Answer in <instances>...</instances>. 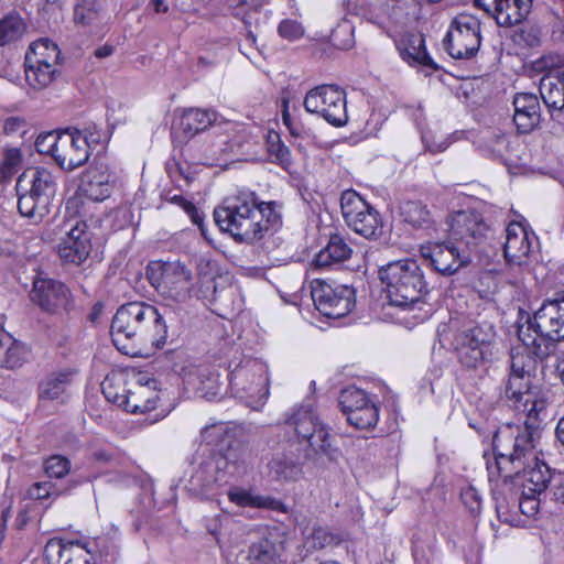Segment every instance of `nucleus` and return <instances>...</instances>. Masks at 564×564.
Returning <instances> with one entry per match:
<instances>
[{"mask_svg":"<svg viewBox=\"0 0 564 564\" xmlns=\"http://www.w3.org/2000/svg\"><path fill=\"white\" fill-rule=\"evenodd\" d=\"M105 398L131 413H147L156 409L159 394L149 386H140L137 391L126 389L121 376H107L101 383Z\"/></svg>","mask_w":564,"mask_h":564,"instance_id":"nucleus-12","label":"nucleus"},{"mask_svg":"<svg viewBox=\"0 0 564 564\" xmlns=\"http://www.w3.org/2000/svg\"><path fill=\"white\" fill-rule=\"evenodd\" d=\"M217 454L224 457L227 463L234 465V468L237 471H239L241 465L243 464V449L238 443L235 445L229 443L226 449H221Z\"/></svg>","mask_w":564,"mask_h":564,"instance_id":"nucleus-56","label":"nucleus"},{"mask_svg":"<svg viewBox=\"0 0 564 564\" xmlns=\"http://www.w3.org/2000/svg\"><path fill=\"white\" fill-rule=\"evenodd\" d=\"M285 423L293 426L300 441L308 443L307 459L321 466L338 462L341 452L333 445L329 430L319 421L312 404L294 408Z\"/></svg>","mask_w":564,"mask_h":564,"instance_id":"nucleus-5","label":"nucleus"},{"mask_svg":"<svg viewBox=\"0 0 564 564\" xmlns=\"http://www.w3.org/2000/svg\"><path fill=\"white\" fill-rule=\"evenodd\" d=\"M460 499L464 506L469 510V512L473 516H478L480 513L481 498L478 490L475 487L468 486L467 488L463 489L460 492Z\"/></svg>","mask_w":564,"mask_h":564,"instance_id":"nucleus-55","label":"nucleus"},{"mask_svg":"<svg viewBox=\"0 0 564 564\" xmlns=\"http://www.w3.org/2000/svg\"><path fill=\"white\" fill-rule=\"evenodd\" d=\"M28 496L34 500H45L58 497L59 491L52 481H39L28 489Z\"/></svg>","mask_w":564,"mask_h":564,"instance_id":"nucleus-52","label":"nucleus"},{"mask_svg":"<svg viewBox=\"0 0 564 564\" xmlns=\"http://www.w3.org/2000/svg\"><path fill=\"white\" fill-rule=\"evenodd\" d=\"M531 389L532 380L509 371L508 377L501 382L499 388V399L508 408L523 415L533 414L531 408L533 404H536L539 414H541L545 411V403L543 400L536 399L532 394Z\"/></svg>","mask_w":564,"mask_h":564,"instance_id":"nucleus-17","label":"nucleus"},{"mask_svg":"<svg viewBox=\"0 0 564 564\" xmlns=\"http://www.w3.org/2000/svg\"><path fill=\"white\" fill-rule=\"evenodd\" d=\"M35 62H43L54 67L61 57L58 45L51 37H39L31 43L29 52Z\"/></svg>","mask_w":564,"mask_h":564,"instance_id":"nucleus-41","label":"nucleus"},{"mask_svg":"<svg viewBox=\"0 0 564 564\" xmlns=\"http://www.w3.org/2000/svg\"><path fill=\"white\" fill-rule=\"evenodd\" d=\"M401 223L415 230H427L434 227V219L427 207L421 200H404L399 205Z\"/></svg>","mask_w":564,"mask_h":564,"instance_id":"nucleus-31","label":"nucleus"},{"mask_svg":"<svg viewBox=\"0 0 564 564\" xmlns=\"http://www.w3.org/2000/svg\"><path fill=\"white\" fill-rule=\"evenodd\" d=\"M531 411L533 414L524 415L523 427H517V434L512 437V449L508 454L499 453L496 457L497 465L500 458L518 464V467L527 466L538 459L535 447L541 436L543 420L536 404L532 405Z\"/></svg>","mask_w":564,"mask_h":564,"instance_id":"nucleus-15","label":"nucleus"},{"mask_svg":"<svg viewBox=\"0 0 564 564\" xmlns=\"http://www.w3.org/2000/svg\"><path fill=\"white\" fill-rule=\"evenodd\" d=\"M44 556L48 563L97 564L95 556L78 540L50 539L44 546Z\"/></svg>","mask_w":564,"mask_h":564,"instance_id":"nucleus-23","label":"nucleus"},{"mask_svg":"<svg viewBox=\"0 0 564 564\" xmlns=\"http://www.w3.org/2000/svg\"><path fill=\"white\" fill-rule=\"evenodd\" d=\"M24 73L28 84L34 89L48 86L55 74V68L43 62H35L30 53L25 54Z\"/></svg>","mask_w":564,"mask_h":564,"instance_id":"nucleus-35","label":"nucleus"},{"mask_svg":"<svg viewBox=\"0 0 564 564\" xmlns=\"http://www.w3.org/2000/svg\"><path fill=\"white\" fill-rule=\"evenodd\" d=\"M533 466H521L522 473V489L527 495H539L546 499L553 487V476L556 471H551L550 467L539 459L533 460Z\"/></svg>","mask_w":564,"mask_h":564,"instance_id":"nucleus-27","label":"nucleus"},{"mask_svg":"<svg viewBox=\"0 0 564 564\" xmlns=\"http://www.w3.org/2000/svg\"><path fill=\"white\" fill-rule=\"evenodd\" d=\"M95 0H83L75 7L74 20L77 23L89 24L97 17V10L94 8Z\"/></svg>","mask_w":564,"mask_h":564,"instance_id":"nucleus-54","label":"nucleus"},{"mask_svg":"<svg viewBox=\"0 0 564 564\" xmlns=\"http://www.w3.org/2000/svg\"><path fill=\"white\" fill-rule=\"evenodd\" d=\"M206 460L214 475H217L221 478V482H227V476H234L238 473L234 468V465L227 463L224 457L219 456L217 453Z\"/></svg>","mask_w":564,"mask_h":564,"instance_id":"nucleus-53","label":"nucleus"},{"mask_svg":"<svg viewBox=\"0 0 564 564\" xmlns=\"http://www.w3.org/2000/svg\"><path fill=\"white\" fill-rule=\"evenodd\" d=\"M147 276L151 285L165 299L176 303L173 307H181V324L183 323L184 304L193 289V273L180 261L150 263Z\"/></svg>","mask_w":564,"mask_h":564,"instance_id":"nucleus-7","label":"nucleus"},{"mask_svg":"<svg viewBox=\"0 0 564 564\" xmlns=\"http://www.w3.org/2000/svg\"><path fill=\"white\" fill-rule=\"evenodd\" d=\"M496 332L491 324L471 325L454 333L452 347L458 362L468 370L486 366L492 360Z\"/></svg>","mask_w":564,"mask_h":564,"instance_id":"nucleus-8","label":"nucleus"},{"mask_svg":"<svg viewBox=\"0 0 564 564\" xmlns=\"http://www.w3.org/2000/svg\"><path fill=\"white\" fill-rule=\"evenodd\" d=\"M422 258L442 275H453L471 263L473 254L452 237L421 247Z\"/></svg>","mask_w":564,"mask_h":564,"instance_id":"nucleus-14","label":"nucleus"},{"mask_svg":"<svg viewBox=\"0 0 564 564\" xmlns=\"http://www.w3.org/2000/svg\"><path fill=\"white\" fill-rule=\"evenodd\" d=\"M181 311L171 304L155 307L144 302L126 303L112 317V343L131 357L140 356L144 349H161L170 336L181 330Z\"/></svg>","mask_w":564,"mask_h":564,"instance_id":"nucleus-1","label":"nucleus"},{"mask_svg":"<svg viewBox=\"0 0 564 564\" xmlns=\"http://www.w3.org/2000/svg\"><path fill=\"white\" fill-rule=\"evenodd\" d=\"M164 199L182 207L183 210L189 216L193 224L197 225L202 235L206 237L204 215L202 213H199V210L196 208V206L192 202L185 199L180 194L171 195L170 192L164 194Z\"/></svg>","mask_w":564,"mask_h":564,"instance_id":"nucleus-47","label":"nucleus"},{"mask_svg":"<svg viewBox=\"0 0 564 564\" xmlns=\"http://www.w3.org/2000/svg\"><path fill=\"white\" fill-rule=\"evenodd\" d=\"M524 351L511 354L510 356V371L523 376L532 380L535 377L539 362L545 358H540L533 352V346L523 345Z\"/></svg>","mask_w":564,"mask_h":564,"instance_id":"nucleus-36","label":"nucleus"},{"mask_svg":"<svg viewBox=\"0 0 564 564\" xmlns=\"http://www.w3.org/2000/svg\"><path fill=\"white\" fill-rule=\"evenodd\" d=\"M215 112L200 108L185 109L177 123L173 126L174 133L183 138H192L206 130L215 120Z\"/></svg>","mask_w":564,"mask_h":564,"instance_id":"nucleus-29","label":"nucleus"},{"mask_svg":"<svg viewBox=\"0 0 564 564\" xmlns=\"http://www.w3.org/2000/svg\"><path fill=\"white\" fill-rule=\"evenodd\" d=\"M62 141V132L54 131L41 133L35 140V149L40 154L51 155L56 161V154L59 151V142Z\"/></svg>","mask_w":564,"mask_h":564,"instance_id":"nucleus-48","label":"nucleus"},{"mask_svg":"<svg viewBox=\"0 0 564 564\" xmlns=\"http://www.w3.org/2000/svg\"><path fill=\"white\" fill-rule=\"evenodd\" d=\"M111 174L104 164H91L80 176L76 196L67 202L66 208H78V203L84 205L83 199L89 202H102L107 199L112 191L110 183Z\"/></svg>","mask_w":564,"mask_h":564,"instance_id":"nucleus-19","label":"nucleus"},{"mask_svg":"<svg viewBox=\"0 0 564 564\" xmlns=\"http://www.w3.org/2000/svg\"><path fill=\"white\" fill-rule=\"evenodd\" d=\"M225 427L221 424H213L209 426H205L200 432V437L203 442L207 444H213L217 441V438L223 435Z\"/></svg>","mask_w":564,"mask_h":564,"instance_id":"nucleus-62","label":"nucleus"},{"mask_svg":"<svg viewBox=\"0 0 564 564\" xmlns=\"http://www.w3.org/2000/svg\"><path fill=\"white\" fill-rule=\"evenodd\" d=\"M379 420V408L375 402L358 409L357 411H352L350 415L347 416V422L360 430H369L377 425Z\"/></svg>","mask_w":564,"mask_h":564,"instance_id":"nucleus-44","label":"nucleus"},{"mask_svg":"<svg viewBox=\"0 0 564 564\" xmlns=\"http://www.w3.org/2000/svg\"><path fill=\"white\" fill-rule=\"evenodd\" d=\"M33 303L50 314L69 313L74 307L70 290L54 279H36L30 293Z\"/></svg>","mask_w":564,"mask_h":564,"instance_id":"nucleus-18","label":"nucleus"},{"mask_svg":"<svg viewBox=\"0 0 564 564\" xmlns=\"http://www.w3.org/2000/svg\"><path fill=\"white\" fill-rule=\"evenodd\" d=\"M488 144L494 153L501 155L508 148V139L505 133H494L488 140Z\"/></svg>","mask_w":564,"mask_h":564,"instance_id":"nucleus-64","label":"nucleus"},{"mask_svg":"<svg viewBox=\"0 0 564 564\" xmlns=\"http://www.w3.org/2000/svg\"><path fill=\"white\" fill-rule=\"evenodd\" d=\"M481 44V37H444L443 48L455 59L474 57Z\"/></svg>","mask_w":564,"mask_h":564,"instance_id":"nucleus-39","label":"nucleus"},{"mask_svg":"<svg viewBox=\"0 0 564 564\" xmlns=\"http://www.w3.org/2000/svg\"><path fill=\"white\" fill-rule=\"evenodd\" d=\"M221 482V478L214 475L207 460L199 464L198 468L192 475L189 479L191 490L197 494H204L208 491L214 484Z\"/></svg>","mask_w":564,"mask_h":564,"instance_id":"nucleus-43","label":"nucleus"},{"mask_svg":"<svg viewBox=\"0 0 564 564\" xmlns=\"http://www.w3.org/2000/svg\"><path fill=\"white\" fill-rule=\"evenodd\" d=\"M91 456L95 462L109 467L117 466L120 459L119 453L113 448H96Z\"/></svg>","mask_w":564,"mask_h":564,"instance_id":"nucleus-58","label":"nucleus"},{"mask_svg":"<svg viewBox=\"0 0 564 564\" xmlns=\"http://www.w3.org/2000/svg\"><path fill=\"white\" fill-rule=\"evenodd\" d=\"M269 476L276 481L296 480L302 475L299 463L285 455H275L268 463Z\"/></svg>","mask_w":564,"mask_h":564,"instance_id":"nucleus-37","label":"nucleus"},{"mask_svg":"<svg viewBox=\"0 0 564 564\" xmlns=\"http://www.w3.org/2000/svg\"><path fill=\"white\" fill-rule=\"evenodd\" d=\"M74 133H79L82 139L87 144V151L90 152V150L98 145L101 142L102 133L96 128H85L84 130L78 129H72Z\"/></svg>","mask_w":564,"mask_h":564,"instance_id":"nucleus-59","label":"nucleus"},{"mask_svg":"<svg viewBox=\"0 0 564 564\" xmlns=\"http://www.w3.org/2000/svg\"><path fill=\"white\" fill-rule=\"evenodd\" d=\"M511 499L512 506L518 507L519 511L527 517L535 516L540 509L541 502L546 500L543 499V496L527 495L523 489L520 498L516 495H511Z\"/></svg>","mask_w":564,"mask_h":564,"instance_id":"nucleus-50","label":"nucleus"},{"mask_svg":"<svg viewBox=\"0 0 564 564\" xmlns=\"http://www.w3.org/2000/svg\"><path fill=\"white\" fill-rule=\"evenodd\" d=\"M303 104L307 112L323 117L334 127H344L348 121L346 93L337 85L324 84L310 89Z\"/></svg>","mask_w":564,"mask_h":564,"instance_id":"nucleus-11","label":"nucleus"},{"mask_svg":"<svg viewBox=\"0 0 564 564\" xmlns=\"http://www.w3.org/2000/svg\"><path fill=\"white\" fill-rule=\"evenodd\" d=\"M475 7L492 13L500 26L521 24L532 8V0H474Z\"/></svg>","mask_w":564,"mask_h":564,"instance_id":"nucleus-22","label":"nucleus"},{"mask_svg":"<svg viewBox=\"0 0 564 564\" xmlns=\"http://www.w3.org/2000/svg\"><path fill=\"white\" fill-rule=\"evenodd\" d=\"M540 95L550 111L564 108V70L545 74L539 85Z\"/></svg>","mask_w":564,"mask_h":564,"instance_id":"nucleus-30","label":"nucleus"},{"mask_svg":"<svg viewBox=\"0 0 564 564\" xmlns=\"http://www.w3.org/2000/svg\"><path fill=\"white\" fill-rule=\"evenodd\" d=\"M280 35H303L304 28L301 23L292 20H285L279 24Z\"/></svg>","mask_w":564,"mask_h":564,"instance_id":"nucleus-63","label":"nucleus"},{"mask_svg":"<svg viewBox=\"0 0 564 564\" xmlns=\"http://www.w3.org/2000/svg\"><path fill=\"white\" fill-rule=\"evenodd\" d=\"M512 492H510L509 497L507 495H502L501 492L496 494L495 500H496V512L500 521L506 523H511L512 519L509 517L511 508H514L512 506V499H511Z\"/></svg>","mask_w":564,"mask_h":564,"instance_id":"nucleus-57","label":"nucleus"},{"mask_svg":"<svg viewBox=\"0 0 564 564\" xmlns=\"http://www.w3.org/2000/svg\"><path fill=\"white\" fill-rule=\"evenodd\" d=\"M229 384L237 393H246L263 404L269 395L268 366L258 359H247L229 373Z\"/></svg>","mask_w":564,"mask_h":564,"instance_id":"nucleus-13","label":"nucleus"},{"mask_svg":"<svg viewBox=\"0 0 564 564\" xmlns=\"http://www.w3.org/2000/svg\"><path fill=\"white\" fill-rule=\"evenodd\" d=\"M76 371L66 368L52 372L41 381L39 386V397L42 400H57L69 387Z\"/></svg>","mask_w":564,"mask_h":564,"instance_id":"nucleus-33","label":"nucleus"},{"mask_svg":"<svg viewBox=\"0 0 564 564\" xmlns=\"http://www.w3.org/2000/svg\"><path fill=\"white\" fill-rule=\"evenodd\" d=\"M338 402L341 411L347 417L352 413V411H357L373 401L369 399L368 394L364 390L355 386H349L341 390Z\"/></svg>","mask_w":564,"mask_h":564,"instance_id":"nucleus-42","label":"nucleus"},{"mask_svg":"<svg viewBox=\"0 0 564 564\" xmlns=\"http://www.w3.org/2000/svg\"><path fill=\"white\" fill-rule=\"evenodd\" d=\"M533 242L536 237L532 230H529L521 223L512 221L506 228V242L503 245V254L509 264L527 265L533 251Z\"/></svg>","mask_w":564,"mask_h":564,"instance_id":"nucleus-21","label":"nucleus"},{"mask_svg":"<svg viewBox=\"0 0 564 564\" xmlns=\"http://www.w3.org/2000/svg\"><path fill=\"white\" fill-rule=\"evenodd\" d=\"M311 295L316 310L328 318L346 316L356 304L355 290L351 286H333L321 280L313 282Z\"/></svg>","mask_w":564,"mask_h":564,"instance_id":"nucleus-16","label":"nucleus"},{"mask_svg":"<svg viewBox=\"0 0 564 564\" xmlns=\"http://www.w3.org/2000/svg\"><path fill=\"white\" fill-rule=\"evenodd\" d=\"M447 224L449 237L471 254L481 252L487 245L495 240V228L481 213L474 208L451 213Z\"/></svg>","mask_w":564,"mask_h":564,"instance_id":"nucleus-9","label":"nucleus"},{"mask_svg":"<svg viewBox=\"0 0 564 564\" xmlns=\"http://www.w3.org/2000/svg\"><path fill=\"white\" fill-rule=\"evenodd\" d=\"M400 57L410 66L416 67L426 75L440 69L426 51L425 37H394Z\"/></svg>","mask_w":564,"mask_h":564,"instance_id":"nucleus-25","label":"nucleus"},{"mask_svg":"<svg viewBox=\"0 0 564 564\" xmlns=\"http://www.w3.org/2000/svg\"><path fill=\"white\" fill-rule=\"evenodd\" d=\"M90 156L87 144L79 133H74L72 128L62 131L59 151L55 163L64 171H74L84 165Z\"/></svg>","mask_w":564,"mask_h":564,"instance_id":"nucleus-24","label":"nucleus"},{"mask_svg":"<svg viewBox=\"0 0 564 564\" xmlns=\"http://www.w3.org/2000/svg\"><path fill=\"white\" fill-rule=\"evenodd\" d=\"M454 31L460 34L466 33L467 35H480L481 23L471 14L460 13L452 21L451 29L446 35H452Z\"/></svg>","mask_w":564,"mask_h":564,"instance_id":"nucleus-46","label":"nucleus"},{"mask_svg":"<svg viewBox=\"0 0 564 564\" xmlns=\"http://www.w3.org/2000/svg\"><path fill=\"white\" fill-rule=\"evenodd\" d=\"M83 544L89 550V553L95 557L99 556L105 564L115 562L119 554L118 540L108 534L85 541Z\"/></svg>","mask_w":564,"mask_h":564,"instance_id":"nucleus-40","label":"nucleus"},{"mask_svg":"<svg viewBox=\"0 0 564 564\" xmlns=\"http://www.w3.org/2000/svg\"><path fill=\"white\" fill-rule=\"evenodd\" d=\"M25 31L26 24L17 12H10L0 20V35H22Z\"/></svg>","mask_w":564,"mask_h":564,"instance_id":"nucleus-51","label":"nucleus"},{"mask_svg":"<svg viewBox=\"0 0 564 564\" xmlns=\"http://www.w3.org/2000/svg\"><path fill=\"white\" fill-rule=\"evenodd\" d=\"M24 346L8 332L0 330V368L13 369L24 361Z\"/></svg>","mask_w":564,"mask_h":564,"instance_id":"nucleus-34","label":"nucleus"},{"mask_svg":"<svg viewBox=\"0 0 564 564\" xmlns=\"http://www.w3.org/2000/svg\"><path fill=\"white\" fill-rule=\"evenodd\" d=\"M133 221V213L129 207H120L113 213V225L118 229H122Z\"/></svg>","mask_w":564,"mask_h":564,"instance_id":"nucleus-60","label":"nucleus"},{"mask_svg":"<svg viewBox=\"0 0 564 564\" xmlns=\"http://www.w3.org/2000/svg\"><path fill=\"white\" fill-rule=\"evenodd\" d=\"M267 150L270 156L274 158V162L283 167L291 165L292 158L289 148L282 142L281 137L276 132H270L267 137Z\"/></svg>","mask_w":564,"mask_h":564,"instance_id":"nucleus-45","label":"nucleus"},{"mask_svg":"<svg viewBox=\"0 0 564 564\" xmlns=\"http://www.w3.org/2000/svg\"><path fill=\"white\" fill-rule=\"evenodd\" d=\"M513 122L519 133H530L541 122V106L536 95L518 93L513 97Z\"/></svg>","mask_w":564,"mask_h":564,"instance_id":"nucleus-26","label":"nucleus"},{"mask_svg":"<svg viewBox=\"0 0 564 564\" xmlns=\"http://www.w3.org/2000/svg\"><path fill=\"white\" fill-rule=\"evenodd\" d=\"M69 229L58 245V254L65 262L80 264L91 251V234L86 221L76 219L68 221Z\"/></svg>","mask_w":564,"mask_h":564,"instance_id":"nucleus-20","label":"nucleus"},{"mask_svg":"<svg viewBox=\"0 0 564 564\" xmlns=\"http://www.w3.org/2000/svg\"><path fill=\"white\" fill-rule=\"evenodd\" d=\"M15 189L20 214L37 224L50 213L56 181L48 170L30 167L18 177Z\"/></svg>","mask_w":564,"mask_h":564,"instance_id":"nucleus-6","label":"nucleus"},{"mask_svg":"<svg viewBox=\"0 0 564 564\" xmlns=\"http://www.w3.org/2000/svg\"><path fill=\"white\" fill-rule=\"evenodd\" d=\"M352 248L340 234L330 235L327 245L319 250L313 260L316 269H328L350 259Z\"/></svg>","mask_w":564,"mask_h":564,"instance_id":"nucleus-28","label":"nucleus"},{"mask_svg":"<svg viewBox=\"0 0 564 564\" xmlns=\"http://www.w3.org/2000/svg\"><path fill=\"white\" fill-rule=\"evenodd\" d=\"M44 471L50 478L61 479L70 471V460L63 455H51L44 460Z\"/></svg>","mask_w":564,"mask_h":564,"instance_id":"nucleus-49","label":"nucleus"},{"mask_svg":"<svg viewBox=\"0 0 564 564\" xmlns=\"http://www.w3.org/2000/svg\"><path fill=\"white\" fill-rule=\"evenodd\" d=\"M282 550V543H275L269 539H260L250 545L248 561L250 564H276Z\"/></svg>","mask_w":564,"mask_h":564,"instance_id":"nucleus-38","label":"nucleus"},{"mask_svg":"<svg viewBox=\"0 0 564 564\" xmlns=\"http://www.w3.org/2000/svg\"><path fill=\"white\" fill-rule=\"evenodd\" d=\"M340 208L346 225L366 239H378L383 231L379 212L368 204L356 191L341 193Z\"/></svg>","mask_w":564,"mask_h":564,"instance_id":"nucleus-10","label":"nucleus"},{"mask_svg":"<svg viewBox=\"0 0 564 564\" xmlns=\"http://www.w3.org/2000/svg\"><path fill=\"white\" fill-rule=\"evenodd\" d=\"M517 335L523 345L533 346V352L547 358L556 341L564 339V291L546 299L531 315L519 311Z\"/></svg>","mask_w":564,"mask_h":564,"instance_id":"nucleus-3","label":"nucleus"},{"mask_svg":"<svg viewBox=\"0 0 564 564\" xmlns=\"http://www.w3.org/2000/svg\"><path fill=\"white\" fill-rule=\"evenodd\" d=\"M378 274L391 305L411 308L427 293L423 271L414 259L389 262Z\"/></svg>","mask_w":564,"mask_h":564,"instance_id":"nucleus-4","label":"nucleus"},{"mask_svg":"<svg viewBox=\"0 0 564 564\" xmlns=\"http://www.w3.org/2000/svg\"><path fill=\"white\" fill-rule=\"evenodd\" d=\"M214 219L236 242L252 245L281 224L280 205L261 202L254 192L241 189L215 208Z\"/></svg>","mask_w":564,"mask_h":564,"instance_id":"nucleus-2","label":"nucleus"},{"mask_svg":"<svg viewBox=\"0 0 564 564\" xmlns=\"http://www.w3.org/2000/svg\"><path fill=\"white\" fill-rule=\"evenodd\" d=\"M228 499L239 507L286 511L285 505L280 499L271 496L252 495L250 491L237 487L228 491Z\"/></svg>","mask_w":564,"mask_h":564,"instance_id":"nucleus-32","label":"nucleus"},{"mask_svg":"<svg viewBox=\"0 0 564 564\" xmlns=\"http://www.w3.org/2000/svg\"><path fill=\"white\" fill-rule=\"evenodd\" d=\"M549 497L551 500L564 503V474L557 473L553 476V487Z\"/></svg>","mask_w":564,"mask_h":564,"instance_id":"nucleus-61","label":"nucleus"}]
</instances>
